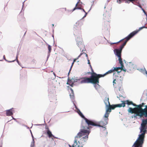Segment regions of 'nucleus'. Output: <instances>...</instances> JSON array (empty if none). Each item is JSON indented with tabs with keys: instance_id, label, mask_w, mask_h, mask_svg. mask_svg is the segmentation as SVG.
<instances>
[{
	"instance_id": "7c9ffc66",
	"label": "nucleus",
	"mask_w": 147,
	"mask_h": 147,
	"mask_svg": "<svg viewBox=\"0 0 147 147\" xmlns=\"http://www.w3.org/2000/svg\"><path fill=\"white\" fill-rule=\"evenodd\" d=\"M140 7L142 8V10L145 13V11L142 8V7L141 6H140Z\"/></svg>"
},
{
	"instance_id": "79ce46f5",
	"label": "nucleus",
	"mask_w": 147,
	"mask_h": 147,
	"mask_svg": "<svg viewBox=\"0 0 147 147\" xmlns=\"http://www.w3.org/2000/svg\"><path fill=\"white\" fill-rule=\"evenodd\" d=\"M53 26H54V24H53Z\"/></svg>"
},
{
	"instance_id": "58836bf2",
	"label": "nucleus",
	"mask_w": 147,
	"mask_h": 147,
	"mask_svg": "<svg viewBox=\"0 0 147 147\" xmlns=\"http://www.w3.org/2000/svg\"><path fill=\"white\" fill-rule=\"evenodd\" d=\"M75 106L76 108H77L76 106V105H75Z\"/></svg>"
},
{
	"instance_id": "aec40b11",
	"label": "nucleus",
	"mask_w": 147,
	"mask_h": 147,
	"mask_svg": "<svg viewBox=\"0 0 147 147\" xmlns=\"http://www.w3.org/2000/svg\"><path fill=\"white\" fill-rule=\"evenodd\" d=\"M109 98L108 97H106L104 101L106 107H108V105H109L110 104L109 101Z\"/></svg>"
},
{
	"instance_id": "37998d69",
	"label": "nucleus",
	"mask_w": 147,
	"mask_h": 147,
	"mask_svg": "<svg viewBox=\"0 0 147 147\" xmlns=\"http://www.w3.org/2000/svg\"><path fill=\"white\" fill-rule=\"evenodd\" d=\"M115 74V73H114L113 75H114Z\"/></svg>"
},
{
	"instance_id": "9b49d317",
	"label": "nucleus",
	"mask_w": 147,
	"mask_h": 147,
	"mask_svg": "<svg viewBox=\"0 0 147 147\" xmlns=\"http://www.w3.org/2000/svg\"><path fill=\"white\" fill-rule=\"evenodd\" d=\"M131 38V37L129 35L127 37H126L124 39V40H125L124 42L121 45L120 47V49H119L122 51L124 46L126 44L127 41L129 40Z\"/></svg>"
},
{
	"instance_id": "f8f14e48",
	"label": "nucleus",
	"mask_w": 147,
	"mask_h": 147,
	"mask_svg": "<svg viewBox=\"0 0 147 147\" xmlns=\"http://www.w3.org/2000/svg\"><path fill=\"white\" fill-rule=\"evenodd\" d=\"M122 103L121 104V105L122 107H124L125 106V104H127L128 105H132L134 106L135 104L132 101H129V100H127L125 101H121Z\"/></svg>"
},
{
	"instance_id": "4c0bfd02",
	"label": "nucleus",
	"mask_w": 147,
	"mask_h": 147,
	"mask_svg": "<svg viewBox=\"0 0 147 147\" xmlns=\"http://www.w3.org/2000/svg\"><path fill=\"white\" fill-rule=\"evenodd\" d=\"M14 61H9V62H13Z\"/></svg>"
},
{
	"instance_id": "1a4fd4ad",
	"label": "nucleus",
	"mask_w": 147,
	"mask_h": 147,
	"mask_svg": "<svg viewBox=\"0 0 147 147\" xmlns=\"http://www.w3.org/2000/svg\"><path fill=\"white\" fill-rule=\"evenodd\" d=\"M82 25V24L79 22H76L74 25V28L76 34L78 32H80Z\"/></svg>"
},
{
	"instance_id": "72a5a7b5",
	"label": "nucleus",
	"mask_w": 147,
	"mask_h": 147,
	"mask_svg": "<svg viewBox=\"0 0 147 147\" xmlns=\"http://www.w3.org/2000/svg\"><path fill=\"white\" fill-rule=\"evenodd\" d=\"M70 90H71V92L73 93V89L71 88L70 89Z\"/></svg>"
},
{
	"instance_id": "a211bd4d",
	"label": "nucleus",
	"mask_w": 147,
	"mask_h": 147,
	"mask_svg": "<svg viewBox=\"0 0 147 147\" xmlns=\"http://www.w3.org/2000/svg\"><path fill=\"white\" fill-rule=\"evenodd\" d=\"M46 129H47L46 132L47 135L49 138H52V137L54 138L55 137L52 134L51 132L49 130V128L48 127H45Z\"/></svg>"
},
{
	"instance_id": "9d476101",
	"label": "nucleus",
	"mask_w": 147,
	"mask_h": 147,
	"mask_svg": "<svg viewBox=\"0 0 147 147\" xmlns=\"http://www.w3.org/2000/svg\"><path fill=\"white\" fill-rule=\"evenodd\" d=\"M80 81V83L81 84L90 83V77H83L78 80Z\"/></svg>"
},
{
	"instance_id": "dca6fc26",
	"label": "nucleus",
	"mask_w": 147,
	"mask_h": 147,
	"mask_svg": "<svg viewBox=\"0 0 147 147\" xmlns=\"http://www.w3.org/2000/svg\"><path fill=\"white\" fill-rule=\"evenodd\" d=\"M107 107V109L106 110V113L104 115V117H108L111 111V109L109 105H108V107Z\"/></svg>"
},
{
	"instance_id": "ddd939ff",
	"label": "nucleus",
	"mask_w": 147,
	"mask_h": 147,
	"mask_svg": "<svg viewBox=\"0 0 147 147\" xmlns=\"http://www.w3.org/2000/svg\"><path fill=\"white\" fill-rule=\"evenodd\" d=\"M113 85L116 87L119 86L121 85L122 81L118 79H114L113 82Z\"/></svg>"
},
{
	"instance_id": "393cba45",
	"label": "nucleus",
	"mask_w": 147,
	"mask_h": 147,
	"mask_svg": "<svg viewBox=\"0 0 147 147\" xmlns=\"http://www.w3.org/2000/svg\"><path fill=\"white\" fill-rule=\"evenodd\" d=\"M125 2L126 3H129L130 2H131L132 3H133V1H136V0H125ZM122 0H121V1Z\"/></svg>"
},
{
	"instance_id": "c756f323",
	"label": "nucleus",
	"mask_w": 147,
	"mask_h": 147,
	"mask_svg": "<svg viewBox=\"0 0 147 147\" xmlns=\"http://www.w3.org/2000/svg\"><path fill=\"white\" fill-rule=\"evenodd\" d=\"M90 67L91 68V71H92V72H90V73H92L94 72V71L93 70V69H92V67L91 66H90Z\"/></svg>"
},
{
	"instance_id": "c9c22d12",
	"label": "nucleus",
	"mask_w": 147,
	"mask_h": 147,
	"mask_svg": "<svg viewBox=\"0 0 147 147\" xmlns=\"http://www.w3.org/2000/svg\"><path fill=\"white\" fill-rule=\"evenodd\" d=\"M122 40L120 41H119L118 42H117V43H114V44H116V43H118L120 41H121Z\"/></svg>"
},
{
	"instance_id": "5701e85b",
	"label": "nucleus",
	"mask_w": 147,
	"mask_h": 147,
	"mask_svg": "<svg viewBox=\"0 0 147 147\" xmlns=\"http://www.w3.org/2000/svg\"><path fill=\"white\" fill-rule=\"evenodd\" d=\"M79 3V2H78V3H76V7L74 8V9H73V11H74L76 9H82L80 7H79V6H78V4Z\"/></svg>"
},
{
	"instance_id": "0eeeda50",
	"label": "nucleus",
	"mask_w": 147,
	"mask_h": 147,
	"mask_svg": "<svg viewBox=\"0 0 147 147\" xmlns=\"http://www.w3.org/2000/svg\"><path fill=\"white\" fill-rule=\"evenodd\" d=\"M76 40L77 45L80 48V50L82 52H83L84 50L85 51V46L82 43L83 40L81 35L79 37H77Z\"/></svg>"
},
{
	"instance_id": "4be33fe9",
	"label": "nucleus",
	"mask_w": 147,
	"mask_h": 147,
	"mask_svg": "<svg viewBox=\"0 0 147 147\" xmlns=\"http://www.w3.org/2000/svg\"><path fill=\"white\" fill-rule=\"evenodd\" d=\"M66 8H62L58 9L57 11L60 13H63L65 11H66Z\"/></svg>"
},
{
	"instance_id": "4468645a",
	"label": "nucleus",
	"mask_w": 147,
	"mask_h": 147,
	"mask_svg": "<svg viewBox=\"0 0 147 147\" xmlns=\"http://www.w3.org/2000/svg\"><path fill=\"white\" fill-rule=\"evenodd\" d=\"M15 112L13 108H12L6 111V114L7 116H12L13 113Z\"/></svg>"
},
{
	"instance_id": "cd10ccee",
	"label": "nucleus",
	"mask_w": 147,
	"mask_h": 147,
	"mask_svg": "<svg viewBox=\"0 0 147 147\" xmlns=\"http://www.w3.org/2000/svg\"><path fill=\"white\" fill-rule=\"evenodd\" d=\"M117 2L118 3L120 4L121 2V0H117Z\"/></svg>"
},
{
	"instance_id": "7ed1b4c3",
	"label": "nucleus",
	"mask_w": 147,
	"mask_h": 147,
	"mask_svg": "<svg viewBox=\"0 0 147 147\" xmlns=\"http://www.w3.org/2000/svg\"><path fill=\"white\" fill-rule=\"evenodd\" d=\"M134 106L136 107L134 108L129 107L127 110L128 113L135 114L132 117V118L137 119L138 116L147 113V105L144 106L145 107L144 109L142 108V106L141 104L137 105L135 104Z\"/></svg>"
},
{
	"instance_id": "423d86ee",
	"label": "nucleus",
	"mask_w": 147,
	"mask_h": 147,
	"mask_svg": "<svg viewBox=\"0 0 147 147\" xmlns=\"http://www.w3.org/2000/svg\"><path fill=\"white\" fill-rule=\"evenodd\" d=\"M122 51L119 49H116L114 50V52L115 53V55H117L119 58V62L121 65V67H119L120 69L118 70V71H116L118 73H119L121 72L122 70H123L125 71V70L123 69V68L124 67L123 63V62L122 59L121 58V53Z\"/></svg>"
},
{
	"instance_id": "ea45409f",
	"label": "nucleus",
	"mask_w": 147,
	"mask_h": 147,
	"mask_svg": "<svg viewBox=\"0 0 147 147\" xmlns=\"http://www.w3.org/2000/svg\"><path fill=\"white\" fill-rule=\"evenodd\" d=\"M86 14H87V13H86ZM85 16H84V17H85Z\"/></svg>"
},
{
	"instance_id": "2eb2a0df",
	"label": "nucleus",
	"mask_w": 147,
	"mask_h": 147,
	"mask_svg": "<svg viewBox=\"0 0 147 147\" xmlns=\"http://www.w3.org/2000/svg\"><path fill=\"white\" fill-rule=\"evenodd\" d=\"M145 26H144L141 27H140L139 29L137 30L134 31L133 32H132L129 35L131 36V37H132L133 36H134V35H135L136 34H137L138 32L140 30H141L142 29L144 28H146Z\"/></svg>"
},
{
	"instance_id": "20e7f679",
	"label": "nucleus",
	"mask_w": 147,
	"mask_h": 147,
	"mask_svg": "<svg viewBox=\"0 0 147 147\" xmlns=\"http://www.w3.org/2000/svg\"><path fill=\"white\" fill-rule=\"evenodd\" d=\"M120 69L119 67H114L113 69H112L109 70L103 75L97 74L95 72L90 73V72H88L87 74H91V76L90 77L91 83L98 84L99 83V78L103 77L108 74L112 73L114 71H118Z\"/></svg>"
},
{
	"instance_id": "bb28decb",
	"label": "nucleus",
	"mask_w": 147,
	"mask_h": 147,
	"mask_svg": "<svg viewBox=\"0 0 147 147\" xmlns=\"http://www.w3.org/2000/svg\"><path fill=\"white\" fill-rule=\"evenodd\" d=\"M83 53V54H84L85 55L86 57H87V59H88V55L87 54H86V53Z\"/></svg>"
},
{
	"instance_id": "6e6552de",
	"label": "nucleus",
	"mask_w": 147,
	"mask_h": 147,
	"mask_svg": "<svg viewBox=\"0 0 147 147\" xmlns=\"http://www.w3.org/2000/svg\"><path fill=\"white\" fill-rule=\"evenodd\" d=\"M104 120L101 121L98 123H97V126L104 127V126L108 123L109 120L108 117H104Z\"/></svg>"
},
{
	"instance_id": "e433bc0d",
	"label": "nucleus",
	"mask_w": 147,
	"mask_h": 147,
	"mask_svg": "<svg viewBox=\"0 0 147 147\" xmlns=\"http://www.w3.org/2000/svg\"><path fill=\"white\" fill-rule=\"evenodd\" d=\"M83 9V10L84 11V12H86L85 11V10H84V9Z\"/></svg>"
},
{
	"instance_id": "f704fd0d",
	"label": "nucleus",
	"mask_w": 147,
	"mask_h": 147,
	"mask_svg": "<svg viewBox=\"0 0 147 147\" xmlns=\"http://www.w3.org/2000/svg\"><path fill=\"white\" fill-rule=\"evenodd\" d=\"M74 84L73 83H72V84H71V85H70L71 86V87H73V85Z\"/></svg>"
},
{
	"instance_id": "c85d7f7f",
	"label": "nucleus",
	"mask_w": 147,
	"mask_h": 147,
	"mask_svg": "<svg viewBox=\"0 0 147 147\" xmlns=\"http://www.w3.org/2000/svg\"><path fill=\"white\" fill-rule=\"evenodd\" d=\"M87 60H88V63L89 64L90 66H91V65L90 63V60L88 59H87Z\"/></svg>"
},
{
	"instance_id": "f3484780",
	"label": "nucleus",
	"mask_w": 147,
	"mask_h": 147,
	"mask_svg": "<svg viewBox=\"0 0 147 147\" xmlns=\"http://www.w3.org/2000/svg\"><path fill=\"white\" fill-rule=\"evenodd\" d=\"M18 20L20 21H24L25 18L24 17V13L22 12H21L18 17Z\"/></svg>"
},
{
	"instance_id": "39448f33",
	"label": "nucleus",
	"mask_w": 147,
	"mask_h": 147,
	"mask_svg": "<svg viewBox=\"0 0 147 147\" xmlns=\"http://www.w3.org/2000/svg\"><path fill=\"white\" fill-rule=\"evenodd\" d=\"M84 120L85 121L86 123L88 125V126H85V124L84 123H83L82 126L81 127V129L79 132H80L82 130H83V131L84 132H85V131H87L88 133V132L89 133L87 135L86 133L84 134V135H83L82 136H85L87 135L88 136H88L89 134L90 131L89 130H88V129H89L90 127H91L92 126H97V123L94 122L86 118H85Z\"/></svg>"
},
{
	"instance_id": "6ab92c4d",
	"label": "nucleus",
	"mask_w": 147,
	"mask_h": 147,
	"mask_svg": "<svg viewBox=\"0 0 147 147\" xmlns=\"http://www.w3.org/2000/svg\"><path fill=\"white\" fill-rule=\"evenodd\" d=\"M111 109H114L116 107H122L121 105V104L115 105H111L110 104L109 105Z\"/></svg>"
},
{
	"instance_id": "473e14b6",
	"label": "nucleus",
	"mask_w": 147,
	"mask_h": 147,
	"mask_svg": "<svg viewBox=\"0 0 147 147\" xmlns=\"http://www.w3.org/2000/svg\"><path fill=\"white\" fill-rule=\"evenodd\" d=\"M145 103H142L141 104L142 106V107L144 106V105H145Z\"/></svg>"
},
{
	"instance_id": "412c9836",
	"label": "nucleus",
	"mask_w": 147,
	"mask_h": 147,
	"mask_svg": "<svg viewBox=\"0 0 147 147\" xmlns=\"http://www.w3.org/2000/svg\"><path fill=\"white\" fill-rule=\"evenodd\" d=\"M83 54V53H81L80 54V55L78 56V57L77 58H76V59H74V61H73V62L72 63V65H71V67H70V70H69V71H70V70H71V68H72V67L74 65V62H76V61L79 58V57H80L81 55H82Z\"/></svg>"
},
{
	"instance_id": "f257e3e1",
	"label": "nucleus",
	"mask_w": 147,
	"mask_h": 147,
	"mask_svg": "<svg viewBox=\"0 0 147 147\" xmlns=\"http://www.w3.org/2000/svg\"><path fill=\"white\" fill-rule=\"evenodd\" d=\"M140 118L144 117L147 118L146 119L143 120L141 124L140 128L141 134L139 135V137L135 142L132 147H142L144 143V140L145 137V135L146 133V125L147 124V113L142 115L138 116Z\"/></svg>"
},
{
	"instance_id": "b1692460",
	"label": "nucleus",
	"mask_w": 147,
	"mask_h": 147,
	"mask_svg": "<svg viewBox=\"0 0 147 147\" xmlns=\"http://www.w3.org/2000/svg\"><path fill=\"white\" fill-rule=\"evenodd\" d=\"M78 113L84 119L85 118H86L83 115L82 112L80 111L78 109L77 111Z\"/></svg>"
},
{
	"instance_id": "a878e982",
	"label": "nucleus",
	"mask_w": 147,
	"mask_h": 147,
	"mask_svg": "<svg viewBox=\"0 0 147 147\" xmlns=\"http://www.w3.org/2000/svg\"><path fill=\"white\" fill-rule=\"evenodd\" d=\"M48 49L49 50V51L48 52V53L49 54H50V52L51 51V46L49 45H48Z\"/></svg>"
},
{
	"instance_id": "c03bdc74",
	"label": "nucleus",
	"mask_w": 147,
	"mask_h": 147,
	"mask_svg": "<svg viewBox=\"0 0 147 147\" xmlns=\"http://www.w3.org/2000/svg\"><path fill=\"white\" fill-rule=\"evenodd\" d=\"M146 74H147V72H146Z\"/></svg>"
},
{
	"instance_id": "f03ea898",
	"label": "nucleus",
	"mask_w": 147,
	"mask_h": 147,
	"mask_svg": "<svg viewBox=\"0 0 147 147\" xmlns=\"http://www.w3.org/2000/svg\"><path fill=\"white\" fill-rule=\"evenodd\" d=\"M82 130L80 132L78 133L77 135L75 138L73 144L72 146L69 145V147H83L84 143L88 140V136H84L80 138L84 135V134L86 133L87 135L89 134V133H88L87 131H85V132H84Z\"/></svg>"
},
{
	"instance_id": "2f4dec72",
	"label": "nucleus",
	"mask_w": 147,
	"mask_h": 147,
	"mask_svg": "<svg viewBox=\"0 0 147 147\" xmlns=\"http://www.w3.org/2000/svg\"><path fill=\"white\" fill-rule=\"evenodd\" d=\"M34 145V143L33 144H31V147H33Z\"/></svg>"
},
{
	"instance_id": "a19ab883",
	"label": "nucleus",
	"mask_w": 147,
	"mask_h": 147,
	"mask_svg": "<svg viewBox=\"0 0 147 147\" xmlns=\"http://www.w3.org/2000/svg\"><path fill=\"white\" fill-rule=\"evenodd\" d=\"M67 84H69L68 83V82H67Z\"/></svg>"
}]
</instances>
